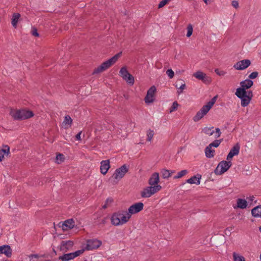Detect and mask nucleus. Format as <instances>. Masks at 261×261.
<instances>
[{
	"label": "nucleus",
	"instance_id": "nucleus-36",
	"mask_svg": "<svg viewBox=\"0 0 261 261\" xmlns=\"http://www.w3.org/2000/svg\"><path fill=\"white\" fill-rule=\"evenodd\" d=\"M221 142V140H216L213 142L210 143L208 145L210 146L211 147H217L220 145Z\"/></svg>",
	"mask_w": 261,
	"mask_h": 261
},
{
	"label": "nucleus",
	"instance_id": "nucleus-51",
	"mask_svg": "<svg viewBox=\"0 0 261 261\" xmlns=\"http://www.w3.org/2000/svg\"><path fill=\"white\" fill-rule=\"evenodd\" d=\"M109 206L108 205H107V204H106V203L105 202V204L102 206V208L105 209V208H107V207H108Z\"/></svg>",
	"mask_w": 261,
	"mask_h": 261
},
{
	"label": "nucleus",
	"instance_id": "nucleus-43",
	"mask_svg": "<svg viewBox=\"0 0 261 261\" xmlns=\"http://www.w3.org/2000/svg\"><path fill=\"white\" fill-rule=\"evenodd\" d=\"M258 73L256 71L253 72L249 75V78L250 79H254L257 77Z\"/></svg>",
	"mask_w": 261,
	"mask_h": 261
},
{
	"label": "nucleus",
	"instance_id": "nucleus-38",
	"mask_svg": "<svg viewBox=\"0 0 261 261\" xmlns=\"http://www.w3.org/2000/svg\"><path fill=\"white\" fill-rule=\"evenodd\" d=\"M193 33V27L191 24H189L187 27V37H190Z\"/></svg>",
	"mask_w": 261,
	"mask_h": 261
},
{
	"label": "nucleus",
	"instance_id": "nucleus-40",
	"mask_svg": "<svg viewBox=\"0 0 261 261\" xmlns=\"http://www.w3.org/2000/svg\"><path fill=\"white\" fill-rule=\"evenodd\" d=\"M186 88V84L184 83H182L181 85L180 86V87L178 88V90L177 91V93H178V95L181 94L182 93L183 90L184 89H185Z\"/></svg>",
	"mask_w": 261,
	"mask_h": 261
},
{
	"label": "nucleus",
	"instance_id": "nucleus-37",
	"mask_svg": "<svg viewBox=\"0 0 261 261\" xmlns=\"http://www.w3.org/2000/svg\"><path fill=\"white\" fill-rule=\"evenodd\" d=\"M178 106H179V105L177 103V102L176 101H174L170 109V113H172V112L176 111L177 109Z\"/></svg>",
	"mask_w": 261,
	"mask_h": 261
},
{
	"label": "nucleus",
	"instance_id": "nucleus-26",
	"mask_svg": "<svg viewBox=\"0 0 261 261\" xmlns=\"http://www.w3.org/2000/svg\"><path fill=\"white\" fill-rule=\"evenodd\" d=\"M252 216L255 218H261V205L257 206L251 210Z\"/></svg>",
	"mask_w": 261,
	"mask_h": 261
},
{
	"label": "nucleus",
	"instance_id": "nucleus-23",
	"mask_svg": "<svg viewBox=\"0 0 261 261\" xmlns=\"http://www.w3.org/2000/svg\"><path fill=\"white\" fill-rule=\"evenodd\" d=\"M20 14L18 13H14L11 18V24L12 26L16 29L18 27V23L20 20Z\"/></svg>",
	"mask_w": 261,
	"mask_h": 261
},
{
	"label": "nucleus",
	"instance_id": "nucleus-48",
	"mask_svg": "<svg viewBox=\"0 0 261 261\" xmlns=\"http://www.w3.org/2000/svg\"><path fill=\"white\" fill-rule=\"evenodd\" d=\"M82 132H79L75 136L76 140L80 141L81 140V135Z\"/></svg>",
	"mask_w": 261,
	"mask_h": 261
},
{
	"label": "nucleus",
	"instance_id": "nucleus-29",
	"mask_svg": "<svg viewBox=\"0 0 261 261\" xmlns=\"http://www.w3.org/2000/svg\"><path fill=\"white\" fill-rule=\"evenodd\" d=\"M233 261H246L245 257L240 253L233 252L232 253Z\"/></svg>",
	"mask_w": 261,
	"mask_h": 261
},
{
	"label": "nucleus",
	"instance_id": "nucleus-24",
	"mask_svg": "<svg viewBox=\"0 0 261 261\" xmlns=\"http://www.w3.org/2000/svg\"><path fill=\"white\" fill-rule=\"evenodd\" d=\"M10 153V148L8 146L5 145L3 148L0 149V162L4 160L5 156L8 155Z\"/></svg>",
	"mask_w": 261,
	"mask_h": 261
},
{
	"label": "nucleus",
	"instance_id": "nucleus-17",
	"mask_svg": "<svg viewBox=\"0 0 261 261\" xmlns=\"http://www.w3.org/2000/svg\"><path fill=\"white\" fill-rule=\"evenodd\" d=\"M240 149V144L239 143L236 144L231 149L229 153L228 154L227 156V160L228 161L231 160L234 155H238L239 153Z\"/></svg>",
	"mask_w": 261,
	"mask_h": 261
},
{
	"label": "nucleus",
	"instance_id": "nucleus-1",
	"mask_svg": "<svg viewBox=\"0 0 261 261\" xmlns=\"http://www.w3.org/2000/svg\"><path fill=\"white\" fill-rule=\"evenodd\" d=\"M160 181L159 173L153 172L149 177L148 186L144 188L140 192L142 198H149L153 195L160 191L162 187L159 184Z\"/></svg>",
	"mask_w": 261,
	"mask_h": 261
},
{
	"label": "nucleus",
	"instance_id": "nucleus-45",
	"mask_svg": "<svg viewBox=\"0 0 261 261\" xmlns=\"http://www.w3.org/2000/svg\"><path fill=\"white\" fill-rule=\"evenodd\" d=\"M247 199H248L249 202H251V204H252V202L253 201L255 202V197L253 196H250L247 197Z\"/></svg>",
	"mask_w": 261,
	"mask_h": 261
},
{
	"label": "nucleus",
	"instance_id": "nucleus-41",
	"mask_svg": "<svg viewBox=\"0 0 261 261\" xmlns=\"http://www.w3.org/2000/svg\"><path fill=\"white\" fill-rule=\"evenodd\" d=\"M171 0H163L160 2L158 5V8H162L167 4H168Z\"/></svg>",
	"mask_w": 261,
	"mask_h": 261
},
{
	"label": "nucleus",
	"instance_id": "nucleus-10",
	"mask_svg": "<svg viewBox=\"0 0 261 261\" xmlns=\"http://www.w3.org/2000/svg\"><path fill=\"white\" fill-rule=\"evenodd\" d=\"M202 131L205 135L209 136L214 135V138L217 139L221 136V132L219 128H216L214 129V127H204L202 128Z\"/></svg>",
	"mask_w": 261,
	"mask_h": 261
},
{
	"label": "nucleus",
	"instance_id": "nucleus-30",
	"mask_svg": "<svg viewBox=\"0 0 261 261\" xmlns=\"http://www.w3.org/2000/svg\"><path fill=\"white\" fill-rule=\"evenodd\" d=\"M128 84L132 86L134 85L135 82L134 77L130 73L128 74L126 77L123 79Z\"/></svg>",
	"mask_w": 261,
	"mask_h": 261
},
{
	"label": "nucleus",
	"instance_id": "nucleus-27",
	"mask_svg": "<svg viewBox=\"0 0 261 261\" xmlns=\"http://www.w3.org/2000/svg\"><path fill=\"white\" fill-rule=\"evenodd\" d=\"M72 123V119L69 115L65 116L63 122L65 128L67 129L71 127Z\"/></svg>",
	"mask_w": 261,
	"mask_h": 261
},
{
	"label": "nucleus",
	"instance_id": "nucleus-32",
	"mask_svg": "<svg viewBox=\"0 0 261 261\" xmlns=\"http://www.w3.org/2000/svg\"><path fill=\"white\" fill-rule=\"evenodd\" d=\"M162 176L164 179H168L171 177L169 170L166 169H163L161 171Z\"/></svg>",
	"mask_w": 261,
	"mask_h": 261
},
{
	"label": "nucleus",
	"instance_id": "nucleus-39",
	"mask_svg": "<svg viewBox=\"0 0 261 261\" xmlns=\"http://www.w3.org/2000/svg\"><path fill=\"white\" fill-rule=\"evenodd\" d=\"M215 72L216 73L221 76H224L226 74V72L223 70H220L219 69H215Z\"/></svg>",
	"mask_w": 261,
	"mask_h": 261
},
{
	"label": "nucleus",
	"instance_id": "nucleus-44",
	"mask_svg": "<svg viewBox=\"0 0 261 261\" xmlns=\"http://www.w3.org/2000/svg\"><path fill=\"white\" fill-rule=\"evenodd\" d=\"M231 5L232 7L236 9H238L239 7V2L238 1H232L231 2Z\"/></svg>",
	"mask_w": 261,
	"mask_h": 261
},
{
	"label": "nucleus",
	"instance_id": "nucleus-13",
	"mask_svg": "<svg viewBox=\"0 0 261 261\" xmlns=\"http://www.w3.org/2000/svg\"><path fill=\"white\" fill-rule=\"evenodd\" d=\"M156 91V89L154 86H151L148 90L146 95L144 98V101L146 103L149 104L154 101Z\"/></svg>",
	"mask_w": 261,
	"mask_h": 261
},
{
	"label": "nucleus",
	"instance_id": "nucleus-54",
	"mask_svg": "<svg viewBox=\"0 0 261 261\" xmlns=\"http://www.w3.org/2000/svg\"><path fill=\"white\" fill-rule=\"evenodd\" d=\"M259 230L261 231V226L259 227Z\"/></svg>",
	"mask_w": 261,
	"mask_h": 261
},
{
	"label": "nucleus",
	"instance_id": "nucleus-52",
	"mask_svg": "<svg viewBox=\"0 0 261 261\" xmlns=\"http://www.w3.org/2000/svg\"><path fill=\"white\" fill-rule=\"evenodd\" d=\"M169 172L170 173V176H171L175 172V170H169Z\"/></svg>",
	"mask_w": 261,
	"mask_h": 261
},
{
	"label": "nucleus",
	"instance_id": "nucleus-11",
	"mask_svg": "<svg viewBox=\"0 0 261 261\" xmlns=\"http://www.w3.org/2000/svg\"><path fill=\"white\" fill-rule=\"evenodd\" d=\"M102 244V242L99 240L93 239L87 241L85 250H92L98 248Z\"/></svg>",
	"mask_w": 261,
	"mask_h": 261
},
{
	"label": "nucleus",
	"instance_id": "nucleus-50",
	"mask_svg": "<svg viewBox=\"0 0 261 261\" xmlns=\"http://www.w3.org/2000/svg\"><path fill=\"white\" fill-rule=\"evenodd\" d=\"M31 257L32 258H37L38 257V255L37 254H32L31 255Z\"/></svg>",
	"mask_w": 261,
	"mask_h": 261
},
{
	"label": "nucleus",
	"instance_id": "nucleus-21",
	"mask_svg": "<svg viewBox=\"0 0 261 261\" xmlns=\"http://www.w3.org/2000/svg\"><path fill=\"white\" fill-rule=\"evenodd\" d=\"M253 84V82L249 79L245 80L244 81H242L240 83L241 87L238 88V89H243L244 90H246L251 87Z\"/></svg>",
	"mask_w": 261,
	"mask_h": 261
},
{
	"label": "nucleus",
	"instance_id": "nucleus-3",
	"mask_svg": "<svg viewBox=\"0 0 261 261\" xmlns=\"http://www.w3.org/2000/svg\"><path fill=\"white\" fill-rule=\"evenodd\" d=\"M10 115L15 120H23L33 117L34 114L32 111L27 109H11Z\"/></svg>",
	"mask_w": 261,
	"mask_h": 261
},
{
	"label": "nucleus",
	"instance_id": "nucleus-15",
	"mask_svg": "<svg viewBox=\"0 0 261 261\" xmlns=\"http://www.w3.org/2000/svg\"><path fill=\"white\" fill-rule=\"evenodd\" d=\"M250 64L251 61L248 59H245L237 62L233 67L236 70H243L248 67Z\"/></svg>",
	"mask_w": 261,
	"mask_h": 261
},
{
	"label": "nucleus",
	"instance_id": "nucleus-9",
	"mask_svg": "<svg viewBox=\"0 0 261 261\" xmlns=\"http://www.w3.org/2000/svg\"><path fill=\"white\" fill-rule=\"evenodd\" d=\"M143 207L144 204L142 202H137L130 205L128 207L127 212L131 218L132 215L141 212L143 209Z\"/></svg>",
	"mask_w": 261,
	"mask_h": 261
},
{
	"label": "nucleus",
	"instance_id": "nucleus-20",
	"mask_svg": "<svg viewBox=\"0 0 261 261\" xmlns=\"http://www.w3.org/2000/svg\"><path fill=\"white\" fill-rule=\"evenodd\" d=\"M12 250L9 245H5L0 246V254H4L7 257H9L12 255Z\"/></svg>",
	"mask_w": 261,
	"mask_h": 261
},
{
	"label": "nucleus",
	"instance_id": "nucleus-2",
	"mask_svg": "<svg viewBox=\"0 0 261 261\" xmlns=\"http://www.w3.org/2000/svg\"><path fill=\"white\" fill-rule=\"evenodd\" d=\"M130 219L126 210H120L114 213L110 219L112 225L119 226L126 224Z\"/></svg>",
	"mask_w": 261,
	"mask_h": 261
},
{
	"label": "nucleus",
	"instance_id": "nucleus-6",
	"mask_svg": "<svg viewBox=\"0 0 261 261\" xmlns=\"http://www.w3.org/2000/svg\"><path fill=\"white\" fill-rule=\"evenodd\" d=\"M217 96L214 97L206 105H204L196 114L194 116L193 120L194 122H197L202 119L211 110L216 102Z\"/></svg>",
	"mask_w": 261,
	"mask_h": 261
},
{
	"label": "nucleus",
	"instance_id": "nucleus-14",
	"mask_svg": "<svg viewBox=\"0 0 261 261\" xmlns=\"http://www.w3.org/2000/svg\"><path fill=\"white\" fill-rule=\"evenodd\" d=\"M193 76L199 80L202 81L204 84H209L212 82L211 77L207 76L206 73L198 70L194 72Z\"/></svg>",
	"mask_w": 261,
	"mask_h": 261
},
{
	"label": "nucleus",
	"instance_id": "nucleus-28",
	"mask_svg": "<svg viewBox=\"0 0 261 261\" xmlns=\"http://www.w3.org/2000/svg\"><path fill=\"white\" fill-rule=\"evenodd\" d=\"M215 150L208 145L205 149V154L207 158H211L214 156Z\"/></svg>",
	"mask_w": 261,
	"mask_h": 261
},
{
	"label": "nucleus",
	"instance_id": "nucleus-53",
	"mask_svg": "<svg viewBox=\"0 0 261 261\" xmlns=\"http://www.w3.org/2000/svg\"><path fill=\"white\" fill-rule=\"evenodd\" d=\"M102 223L104 224L105 223V220H103L102 221Z\"/></svg>",
	"mask_w": 261,
	"mask_h": 261
},
{
	"label": "nucleus",
	"instance_id": "nucleus-49",
	"mask_svg": "<svg viewBox=\"0 0 261 261\" xmlns=\"http://www.w3.org/2000/svg\"><path fill=\"white\" fill-rule=\"evenodd\" d=\"M205 4L208 5L210 4L213 0H202Z\"/></svg>",
	"mask_w": 261,
	"mask_h": 261
},
{
	"label": "nucleus",
	"instance_id": "nucleus-25",
	"mask_svg": "<svg viewBox=\"0 0 261 261\" xmlns=\"http://www.w3.org/2000/svg\"><path fill=\"white\" fill-rule=\"evenodd\" d=\"M201 175L198 174L197 176H193L187 180V182L190 184H195L198 185L200 184Z\"/></svg>",
	"mask_w": 261,
	"mask_h": 261
},
{
	"label": "nucleus",
	"instance_id": "nucleus-7",
	"mask_svg": "<svg viewBox=\"0 0 261 261\" xmlns=\"http://www.w3.org/2000/svg\"><path fill=\"white\" fill-rule=\"evenodd\" d=\"M128 171V166L125 164L123 165L120 168L116 169L112 176V178L114 180V181L116 183L118 182L124 176Z\"/></svg>",
	"mask_w": 261,
	"mask_h": 261
},
{
	"label": "nucleus",
	"instance_id": "nucleus-18",
	"mask_svg": "<svg viewBox=\"0 0 261 261\" xmlns=\"http://www.w3.org/2000/svg\"><path fill=\"white\" fill-rule=\"evenodd\" d=\"M110 168V162L108 160H103L100 162V173L105 175L107 173L108 170Z\"/></svg>",
	"mask_w": 261,
	"mask_h": 261
},
{
	"label": "nucleus",
	"instance_id": "nucleus-22",
	"mask_svg": "<svg viewBox=\"0 0 261 261\" xmlns=\"http://www.w3.org/2000/svg\"><path fill=\"white\" fill-rule=\"evenodd\" d=\"M248 203L246 200L242 198H239L237 200L236 206H233L234 208H239L244 209L247 207Z\"/></svg>",
	"mask_w": 261,
	"mask_h": 261
},
{
	"label": "nucleus",
	"instance_id": "nucleus-46",
	"mask_svg": "<svg viewBox=\"0 0 261 261\" xmlns=\"http://www.w3.org/2000/svg\"><path fill=\"white\" fill-rule=\"evenodd\" d=\"M32 34L36 37L39 36V34L37 32V31L36 29L34 28L32 31Z\"/></svg>",
	"mask_w": 261,
	"mask_h": 261
},
{
	"label": "nucleus",
	"instance_id": "nucleus-16",
	"mask_svg": "<svg viewBox=\"0 0 261 261\" xmlns=\"http://www.w3.org/2000/svg\"><path fill=\"white\" fill-rule=\"evenodd\" d=\"M73 245V242L71 241H63L59 246V249L64 252L70 249Z\"/></svg>",
	"mask_w": 261,
	"mask_h": 261
},
{
	"label": "nucleus",
	"instance_id": "nucleus-35",
	"mask_svg": "<svg viewBox=\"0 0 261 261\" xmlns=\"http://www.w3.org/2000/svg\"><path fill=\"white\" fill-rule=\"evenodd\" d=\"M56 159V162L58 164H61L64 161L65 157L63 154L59 153L57 155Z\"/></svg>",
	"mask_w": 261,
	"mask_h": 261
},
{
	"label": "nucleus",
	"instance_id": "nucleus-31",
	"mask_svg": "<svg viewBox=\"0 0 261 261\" xmlns=\"http://www.w3.org/2000/svg\"><path fill=\"white\" fill-rule=\"evenodd\" d=\"M146 141L148 142H151L153 136L154 135V132L153 130H151L150 129H149L147 130L146 132Z\"/></svg>",
	"mask_w": 261,
	"mask_h": 261
},
{
	"label": "nucleus",
	"instance_id": "nucleus-8",
	"mask_svg": "<svg viewBox=\"0 0 261 261\" xmlns=\"http://www.w3.org/2000/svg\"><path fill=\"white\" fill-rule=\"evenodd\" d=\"M231 165L230 161H222L220 162L215 170V173L216 175H219L223 174L230 168Z\"/></svg>",
	"mask_w": 261,
	"mask_h": 261
},
{
	"label": "nucleus",
	"instance_id": "nucleus-4",
	"mask_svg": "<svg viewBox=\"0 0 261 261\" xmlns=\"http://www.w3.org/2000/svg\"><path fill=\"white\" fill-rule=\"evenodd\" d=\"M122 52H119L111 58L101 63L99 66H98L93 70L92 74H98L109 68L111 66H112L117 62L119 58H120L122 56Z\"/></svg>",
	"mask_w": 261,
	"mask_h": 261
},
{
	"label": "nucleus",
	"instance_id": "nucleus-47",
	"mask_svg": "<svg viewBox=\"0 0 261 261\" xmlns=\"http://www.w3.org/2000/svg\"><path fill=\"white\" fill-rule=\"evenodd\" d=\"M113 199L108 198L106 201V204H107V205L110 206L111 205V204L113 202Z\"/></svg>",
	"mask_w": 261,
	"mask_h": 261
},
{
	"label": "nucleus",
	"instance_id": "nucleus-34",
	"mask_svg": "<svg viewBox=\"0 0 261 261\" xmlns=\"http://www.w3.org/2000/svg\"><path fill=\"white\" fill-rule=\"evenodd\" d=\"M188 173V171L187 170H182L180 172H178L177 175L173 177L174 179H178L186 175Z\"/></svg>",
	"mask_w": 261,
	"mask_h": 261
},
{
	"label": "nucleus",
	"instance_id": "nucleus-42",
	"mask_svg": "<svg viewBox=\"0 0 261 261\" xmlns=\"http://www.w3.org/2000/svg\"><path fill=\"white\" fill-rule=\"evenodd\" d=\"M166 73L170 79H172L174 77V72L171 69H168L166 71Z\"/></svg>",
	"mask_w": 261,
	"mask_h": 261
},
{
	"label": "nucleus",
	"instance_id": "nucleus-5",
	"mask_svg": "<svg viewBox=\"0 0 261 261\" xmlns=\"http://www.w3.org/2000/svg\"><path fill=\"white\" fill-rule=\"evenodd\" d=\"M235 94L238 98L241 99V106L243 107H246L249 105L253 97L251 91L244 90L243 89H237Z\"/></svg>",
	"mask_w": 261,
	"mask_h": 261
},
{
	"label": "nucleus",
	"instance_id": "nucleus-19",
	"mask_svg": "<svg viewBox=\"0 0 261 261\" xmlns=\"http://www.w3.org/2000/svg\"><path fill=\"white\" fill-rule=\"evenodd\" d=\"M75 225L74 221L72 219H68L64 221L62 224L61 227L64 231H67L74 227Z\"/></svg>",
	"mask_w": 261,
	"mask_h": 261
},
{
	"label": "nucleus",
	"instance_id": "nucleus-12",
	"mask_svg": "<svg viewBox=\"0 0 261 261\" xmlns=\"http://www.w3.org/2000/svg\"><path fill=\"white\" fill-rule=\"evenodd\" d=\"M84 251V249H81L77 250L74 252L65 254L63 255L60 256L59 257V259L62 261H69L83 254Z\"/></svg>",
	"mask_w": 261,
	"mask_h": 261
},
{
	"label": "nucleus",
	"instance_id": "nucleus-33",
	"mask_svg": "<svg viewBox=\"0 0 261 261\" xmlns=\"http://www.w3.org/2000/svg\"><path fill=\"white\" fill-rule=\"evenodd\" d=\"M129 73L126 66L122 67L119 71L120 75L122 79L126 77Z\"/></svg>",
	"mask_w": 261,
	"mask_h": 261
}]
</instances>
